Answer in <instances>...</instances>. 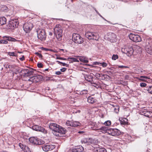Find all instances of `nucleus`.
I'll use <instances>...</instances> for the list:
<instances>
[{"instance_id": "nucleus-1", "label": "nucleus", "mask_w": 152, "mask_h": 152, "mask_svg": "<svg viewBox=\"0 0 152 152\" xmlns=\"http://www.w3.org/2000/svg\"><path fill=\"white\" fill-rule=\"evenodd\" d=\"M49 127L52 130L54 135L56 136L61 137L62 134H65L66 129L56 123H50Z\"/></svg>"}, {"instance_id": "nucleus-2", "label": "nucleus", "mask_w": 152, "mask_h": 152, "mask_svg": "<svg viewBox=\"0 0 152 152\" xmlns=\"http://www.w3.org/2000/svg\"><path fill=\"white\" fill-rule=\"evenodd\" d=\"M54 34L58 41L61 40L62 35V27L60 25H57L54 28Z\"/></svg>"}, {"instance_id": "nucleus-3", "label": "nucleus", "mask_w": 152, "mask_h": 152, "mask_svg": "<svg viewBox=\"0 0 152 152\" xmlns=\"http://www.w3.org/2000/svg\"><path fill=\"white\" fill-rule=\"evenodd\" d=\"M121 50L123 53L126 54L128 56H132L134 52L133 48L129 46H125L124 48H122Z\"/></svg>"}, {"instance_id": "nucleus-4", "label": "nucleus", "mask_w": 152, "mask_h": 152, "mask_svg": "<svg viewBox=\"0 0 152 152\" xmlns=\"http://www.w3.org/2000/svg\"><path fill=\"white\" fill-rule=\"evenodd\" d=\"M19 23L17 19L11 20L8 24L7 27L9 29H13L18 27Z\"/></svg>"}, {"instance_id": "nucleus-5", "label": "nucleus", "mask_w": 152, "mask_h": 152, "mask_svg": "<svg viewBox=\"0 0 152 152\" xmlns=\"http://www.w3.org/2000/svg\"><path fill=\"white\" fill-rule=\"evenodd\" d=\"M85 36L89 39L98 40L99 38V36L98 33L90 32H88L86 33Z\"/></svg>"}, {"instance_id": "nucleus-6", "label": "nucleus", "mask_w": 152, "mask_h": 152, "mask_svg": "<svg viewBox=\"0 0 152 152\" xmlns=\"http://www.w3.org/2000/svg\"><path fill=\"white\" fill-rule=\"evenodd\" d=\"M37 37L41 40H45L46 36L45 30L43 29H39L37 31Z\"/></svg>"}, {"instance_id": "nucleus-7", "label": "nucleus", "mask_w": 152, "mask_h": 152, "mask_svg": "<svg viewBox=\"0 0 152 152\" xmlns=\"http://www.w3.org/2000/svg\"><path fill=\"white\" fill-rule=\"evenodd\" d=\"M109 134L114 136H117L120 134L121 132L117 129L109 128L107 131Z\"/></svg>"}, {"instance_id": "nucleus-8", "label": "nucleus", "mask_w": 152, "mask_h": 152, "mask_svg": "<svg viewBox=\"0 0 152 152\" xmlns=\"http://www.w3.org/2000/svg\"><path fill=\"white\" fill-rule=\"evenodd\" d=\"M72 39L74 42L78 44H81L83 42L82 37L78 34H74L73 35Z\"/></svg>"}, {"instance_id": "nucleus-9", "label": "nucleus", "mask_w": 152, "mask_h": 152, "mask_svg": "<svg viewBox=\"0 0 152 152\" xmlns=\"http://www.w3.org/2000/svg\"><path fill=\"white\" fill-rule=\"evenodd\" d=\"M129 36L131 40L135 42H139L142 40L141 37L138 35L130 34Z\"/></svg>"}, {"instance_id": "nucleus-10", "label": "nucleus", "mask_w": 152, "mask_h": 152, "mask_svg": "<svg viewBox=\"0 0 152 152\" xmlns=\"http://www.w3.org/2000/svg\"><path fill=\"white\" fill-rule=\"evenodd\" d=\"M33 27V24L30 22H28L25 23L23 25V28L26 33L29 32Z\"/></svg>"}, {"instance_id": "nucleus-11", "label": "nucleus", "mask_w": 152, "mask_h": 152, "mask_svg": "<svg viewBox=\"0 0 152 152\" xmlns=\"http://www.w3.org/2000/svg\"><path fill=\"white\" fill-rule=\"evenodd\" d=\"M55 148V145L51 144H46L42 146V150L45 151H52Z\"/></svg>"}, {"instance_id": "nucleus-12", "label": "nucleus", "mask_w": 152, "mask_h": 152, "mask_svg": "<svg viewBox=\"0 0 152 152\" xmlns=\"http://www.w3.org/2000/svg\"><path fill=\"white\" fill-rule=\"evenodd\" d=\"M20 72L23 73V76L24 77H27L32 75L33 74L34 72L32 70L28 69H25L21 70Z\"/></svg>"}, {"instance_id": "nucleus-13", "label": "nucleus", "mask_w": 152, "mask_h": 152, "mask_svg": "<svg viewBox=\"0 0 152 152\" xmlns=\"http://www.w3.org/2000/svg\"><path fill=\"white\" fill-rule=\"evenodd\" d=\"M32 129L34 130L41 132L45 134L47 132L46 130L44 128L38 125H34L32 126Z\"/></svg>"}, {"instance_id": "nucleus-14", "label": "nucleus", "mask_w": 152, "mask_h": 152, "mask_svg": "<svg viewBox=\"0 0 152 152\" xmlns=\"http://www.w3.org/2000/svg\"><path fill=\"white\" fill-rule=\"evenodd\" d=\"M29 141L30 142L34 144L40 145L42 144V143L40 142L39 140L36 137H31L29 138Z\"/></svg>"}, {"instance_id": "nucleus-15", "label": "nucleus", "mask_w": 152, "mask_h": 152, "mask_svg": "<svg viewBox=\"0 0 152 152\" xmlns=\"http://www.w3.org/2000/svg\"><path fill=\"white\" fill-rule=\"evenodd\" d=\"M109 129L107 127L104 126L102 127L99 129H97L96 128H93L92 130H98V132H104L107 133V131Z\"/></svg>"}, {"instance_id": "nucleus-16", "label": "nucleus", "mask_w": 152, "mask_h": 152, "mask_svg": "<svg viewBox=\"0 0 152 152\" xmlns=\"http://www.w3.org/2000/svg\"><path fill=\"white\" fill-rule=\"evenodd\" d=\"M110 36H109V39H110V41L112 42H114L116 40V36L115 34L113 33H111L110 34Z\"/></svg>"}, {"instance_id": "nucleus-17", "label": "nucleus", "mask_w": 152, "mask_h": 152, "mask_svg": "<svg viewBox=\"0 0 152 152\" xmlns=\"http://www.w3.org/2000/svg\"><path fill=\"white\" fill-rule=\"evenodd\" d=\"M76 57L77 58H78L79 60L81 62L85 63H87L88 62L87 58L86 57L78 56H76Z\"/></svg>"}, {"instance_id": "nucleus-18", "label": "nucleus", "mask_w": 152, "mask_h": 152, "mask_svg": "<svg viewBox=\"0 0 152 152\" xmlns=\"http://www.w3.org/2000/svg\"><path fill=\"white\" fill-rule=\"evenodd\" d=\"M84 148L82 146L80 145L77 147L76 148L73 150V152H82Z\"/></svg>"}, {"instance_id": "nucleus-19", "label": "nucleus", "mask_w": 152, "mask_h": 152, "mask_svg": "<svg viewBox=\"0 0 152 152\" xmlns=\"http://www.w3.org/2000/svg\"><path fill=\"white\" fill-rule=\"evenodd\" d=\"M88 102L91 104H94L96 103L97 102V100L92 96H89L87 99Z\"/></svg>"}, {"instance_id": "nucleus-20", "label": "nucleus", "mask_w": 152, "mask_h": 152, "mask_svg": "<svg viewBox=\"0 0 152 152\" xmlns=\"http://www.w3.org/2000/svg\"><path fill=\"white\" fill-rule=\"evenodd\" d=\"M85 80L91 83L93 81V77L90 75H87L85 76Z\"/></svg>"}, {"instance_id": "nucleus-21", "label": "nucleus", "mask_w": 152, "mask_h": 152, "mask_svg": "<svg viewBox=\"0 0 152 152\" xmlns=\"http://www.w3.org/2000/svg\"><path fill=\"white\" fill-rule=\"evenodd\" d=\"M6 21L7 19L5 17L0 18V24H1V25L5 24Z\"/></svg>"}, {"instance_id": "nucleus-22", "label": "nucleus", "mask_w": 152, "mask_h": 152, "mask_svg": "<svg viewBox=\"0 0 152 152\" xmlns=\"http://www.w3.org/2000/svg\"><path fill=\"white\" fill-rule=\"evenodd\" d=\"M81 125V124L78 121H72V127H76Z\"/></svg>"}, {"instance_id": "nucleus-23", "label": "nucleus", "mask_w": 152, "mask_h": 152, "mask_svg": "<svg viewBox=\"0 0 152 152\" xmlns=\"http://www.w3.org/2000/svg\"><path fill=\"white\" fill-rule=\"evenodd\" d=\"M68 60L71 61L72 62H79V60L78 58H67Z\"/></svg>"}, {"instance_id": "nucleus-24", "label": "nucleus", "mask_w": 152, "mask_h": 152, "mask_svg": "<svg viewBox=\"0 0 152 152\" xmlns=\"http://www.w3.org/2000/svg\"><path fill=\"white\" fill-rule=\"evenodd\" d=\"M96 152H107L106 150L104 148H99L96 149Z\"/></svg>"}, {"instance_id": "nucleus-25", "label": "nucleus", "mask_w": 152, "mask_h": 152, "mask_svg": "<svg viewBox=\"0 0 152 152\" xmlns=\"http://www.w3.org/2000/svg\"><path fill=\"white\" fill-rule=\"evenodd\" d=\"M37 76H34L31 77L29 79H28V80L32 81L33 82H35L37 81L36 79L37 78Z\"/></svg>"}, {"instance_id": "nucleus-26", "label": "nucleus", "mask_w": 152, "mask_h": 152, "mask_svg": "<svg viewBox=\"0 0 152 152\" xmlns=\"http://www.w3.org/2000/svg\"><path fill=\"white\" fill-rule=\"evenodd\" d=\"M147 111V110L146 109H142L140 110V114L144 115L145 113H146Z\"/></svg>"}, {"instance_id": "nucleus-27", "label": "nucleus", "mask_w": 152, "mask_h": 152, "mask_svg": "<svg viewBox=\"0 0 152 152\" xmlns=\"http://www.w3.org/2000/svg\"><path fill=\"white\" fill-rule=\"evenodd\" d=\"M95 142H96L95 140L91 138H88V145L94 144L95 143Z\"/></svg>"}, {"instance_id": "nucleus-28", "label": "nucleus", "mask_w": 152, "mask_h": 152, "mask_svg": "<svg viewBox=\"0 0 152 152\" xmlns=\"http://www.w3.org/2000/svg\"><path fill=\"white\" fill-rule=\"evenodd\" d=\"M145 90H146L149 93L152 94V86L147 87Z\"/></svg>"}, {"instance_id": "nucleus-29", "label": "nucleus", "mask_w": 152, "mask_h": 152, "mask_svg": "<svg viewBox=\"0 0 152 152\" xmlns=\"http://www.w3.org/2000/svg\"><path fill=\"white\" fill-rule=\"evenodd\" d=\"M144 116L148 117H151L152 116V112L148 110L146 113H145Z\"/></svg>"}, {"instance_id": "nucleus-30", "label": "nucleus", "mask_w": 152, "mask_h": 152, "mask_svg": "<svg viewBox=\"0 0 152 152\" xmlns=\"http://www.w3.org/2000/svg\"><path fill=\"white\" fill-rule=\"evenodd\" d=\"M146 50L148 53L151 55L152 54V48L150 47L149 48L148 47H147L146 48Z\"/></svg>"}, {"instance_id": "nucleus-31", "label": "nucleus", "mask_w": 152, "mask_h": 152, "mask_svg": "<svg viewBox=\"0 0 152 152\" xmlns=\"http://www.w3.org/2000/svg\"><path fill=\"white\" fill-rule=\"evenodd\" d=\"M114 111L116 113H118L119 111V107L118 106L113 107Z\"/></svg>"}, {"instance_id": "nucleus-32", "label": "nucleus", "mask_w": 152, "mask_h": 152, "mask_svg": "<svg viewBox=\"0 0 152 152\" xmlns=\"http://www.w3.org/2000/svg\"><path fill=\"white\" fill-rule=\"evenodd\" d=\"M24 147L23 150L24 152H31L30 149L26 145Z\"/></svg>"}, {"instance_id": "nucleus-33", "label": "nucleus", "mask_w": 152, "mask_h": 152, "mask_svg": "<svg viewBox=\"0 0 152 152\" xmlns=\"http://www.w3.org/2000/svg\"><path fill=\"white\" fill-rule=\"evenodd\" d=\"M4 38L6 37L7 38V39L9 41H14L15 40V38H13L11 37H7V36H4Z\"/></svg>"}, {"instance_id": "nucleus-34", "label": "nucleus", "mask_w": 152, "mask_h": 152, "mask_svg": "<svg viewBox=\"0 0 152 152\" xmlns=\"http://www.w3.org/2000/svg\"><path fill=\"white\" fill-rule=\"evenodd\" d=\"M72 121H67L66 123V124L67 126H70L72 127Z\"/></svg>"}, {"instance_id": "nucleus-35", "label": "nucleus", "mask_w": 152, "mask_h": 152, "mask_svg": "<svg viewBox=\"0 0 152 152\" xmlns=\"http://www.w3.org/2000/svg\"><path fill=\"white\" fill-rule=\"evenodd\" d=\"M103 124L106 126H109L111 124V122L110 121L108 120L105 121Z\"/></svg>"}, {"instance_id": "nucleus-36", "label": "nucleus", "mask_w": 152, "mask_h": 152, "mask_svg": "<svg viewBox=\"0 0 152 152\" xmlns=\"http://www.w3.org/2000/svg\"><path fill=\"white\" fill-rule=\"evenodd\" d=\"M118 58V56L117 54H113L112 57V59L113 60H115Z\"/></svg>"}, {"instance_id": "nucleus-37", "label": "nucleus", "mask_w": 152, "mask_h": 152, "mask_svg": "<svg viewBox=\"0 0 152 152\" xmlns=\"http://www.w3.org/2000/svg\"><path fill=\"white\" fill-rule=\"evenodd\" d=\"M142 78L147 79L148 78V77L146 76H142L140 77V78H139L138 77H137V79L139 80L144 81V80H143Z\"/></svg>"}, {"instance_id": "nucleus-38", "label": "nucleus", "mask_w": 152, "mask_h": 152, "mask_svg": "<svg viewBox=\"0 0 152 152\" xmlns=\"http://www.w3.org/2000/svg\"><path fill=\"white\" fill-rule=\"evenodd\" d=\"M81 142L82 143H86L88 145V138H84L81 140Z\"/></svg>"}, {"instance_id": "nucleus-39", "label": "nucleus", "mask_w": 152, "mask_h": 152, "mask_svg": "<svg viewBox=\"0 0 152 152\" xmlns=\"http://www.w3.org/2000/svg\"><path fill=\"white\" fill-rule=\"evenodd\" d=\"M88 92V91L86 90H84L81 91L80 93V94L81 95H83L85 94H87Z\"/></svg>"}, {"instance_id": "nucleus-40", "label": "nucleus", "mask_w": 152, "mask_h": 152, "mask_svg": "<svg viewBox=\"0 0 152 152\" xmlns=\"http://www.w3.org/2000/svg\"><path fill=\"white\" fill-rule=\"evenodd\" d=\"M0 43L6 44L8 43V42L7 41L5 40H0Z\"/></svg>"}, {"instance_id": "nucleus-41", "label": "nucleus", "mask_w": 152, "mask_h": 152, "mask_svg": "<svg viewBox=\"0 0 152 152\" xmlns=\"http://www.w3.org/2000/svg\"><path fill=\"white\" fill-rule=\"evenodd\" d=\"M146 86L147 84L145 83H141L140 84V86L141 87H145Z\"/></svg>"}, {"instance_id": "nucleus-42", "label": "nucleus", "mask_w": 152, "mask_h": 152, "mask_svg": "<svg viewBox=\"0 0 152 152\" xmlns=\"http://www.w3.org/2000/svg\"><path fill=\"white\" fill-rule=\"evenodd\" d=\"M19 146L21 148V149H22L23 151V149H24V148H25L24 146H26V145H23V144L20 143L19 144Z\"/></svg>"}, {"instance_id": "nucleus-43", "label": "nucleus", "mask_w": 152, "mask_h": 152, "mask_svg": "<svg viewBox=\"0 0 152 152\" xmlns=\"http://www.w3.org/2000/svg\"><path fill=\"white\" fill-rule=\"evenodd\" d=\"M102 65V67H105L107 66V64L105 62H103L102 63H101V64Z\"/></svg>"}, {"instance_id": "nucleus-44", "label": "nucleus", "mask_w": 152, "mask_h": 152, "mask_svg": "<svg viewBox=\"0 0 152 152\" xmlns=\"http://www.w3.org/2000/svg\"><path fill=\"white\" fill-rule=\"evenodd\" d=\"M35 54H36L39 58H41L42 57V55L38 52L36 53Z\"/></svg>"}, {"instance_id": "nucleus-45", "label": "nucleus", "mask_w": 152, "mask_h": 152, "mask_svg": "<svg viewBox=\"0 0 152 152\" xmlns=\"http://www.w3.org/2000/svg\"><path fill=\"white\" fill-rule=\"evenodd\" d=\"M37 66L39 68H42L43 67V64L42 63H38Z\"/></svg>"}, {"instance_id": "nucleus-46", "label": "nucleus", "mask_w": 152, "mask_h": 152, "mask_svg": "<svg viewBox=\"0 0 152 152\" xmlns=\"http://www.w3.org/2000/svg\"><path fill=\"white\" fill-rule=\"evenodd\" d=\"M118 68H128V67L124 66H118Z\"/></svg>"}, {"instance_id": "nucleus-47", "label": "nucleus", "mask_w": 152, "mask_h": 152, "mask_svg": "<svg viewBox=\"0 0 152 152\" xmlns=\"http://www.w3.org/2000/svg\"><path fill=\"white\" fill-rule=\"evenodd\" d=\"M66 70V68L64 67L60 69V70L61 72H65Z\"/></svg>"}, {"instance_id": "nucleus-48", "label": "nucleus", "mask_w": 152, "mask_h": 152, "mask_svg": "<svg viewBox=\"0 0 152 152\" xmlns=\"http://www.w3.org/2000/svg\"><path fill=\"white\" fill-rule=\"evenodd\" d=\"M61 64H62V66H66L67 67L69 66L68 64H66L62 62V63Z\"/></svg>"}, {"instance_id": "nucleus-49", "label": "nucleus", "mask_w": 152, "mask_h": 152, "mask_svg": "<svg viewBox=\"0 0 152 152\" xmlns=\"http://www.w3.org/2000/svg\"><path fill=\"white\" fill-rule=\"evenodd\" d=\"M93 64L94 65H99L100 64H101V63L97 62H95L93 63Z\"/></svg>"}, {"instance_id": "nucleus-50", "label": "nucleus", "mask_w": 152, "mask_h": 152, "mask_svg": "<svg viewBox=\"0 0 152 152\" xmlns=\"http://www.w3.org/2000/svg\"><path fill=\"white\" fill-rule=\"evenodd\" d=\"M9 54L10 56H15V53L14 52H10L9 53Z\"/></svg>"}, {"instance_id": "nucleus-51", "label": "nucleus", "mask_w": 152, "mask_h": 152, "mask_svg": "<svg viewBox=\"0 0 152 152\" xmlns=\"http://www.w3.org/2000/svg\"><path fill=\"white\" fill-rule=\"evenodd\" d=\"M20 60L21 61H23L25 59L24 56H23L22 57L19 58Z\"/></svg>"}, {"instance_id": "nucleus-52", "label": "nucleus", "mask_w": 152, "mask_h": 152, "mask_svg": "<svg viewBox=\"0 0 152 152\" xmlns=\"http://www.w3.org/2000/svg\"><path fill=\"white\" fill-rule=\"evenodd\" d=\"M91 84H93V86L95 87H96L97 86V84L96 83L93 82V81L91 83Z\"/></svg>"}, {"instance_id": "nucleus-53", "label": "nucleus", "mask_w": 152, "mask_h": 152, "mask_svg": "<svg viewBox=\"0 0 152 152\" xmlns=\"http://www.w3.org/2000/svg\"><path fill=\"white\" fill-rule=\"evenodd\" d=\"M57 59H61V60H66V59L63 58H61V57H57Z\"/></svg>"}, {"instance_id": "nucleus-54", "label": "nucleus", "mask_w": 152, "mask_h": 152, "mask_svg": "<svg viewBox=\"0 0 152 152\" xmlns=\"http://www.w3.org/2000/svg\"><path fill=\"white\" fill-rule=\"evenodd\" d=\"M55 74L57 75H60L61 74V73L60 71H57L56 72Z\"/></svg>"}, {"instance_id": "nucleus-55", "label": "nucleus", "mask_w": 152, "mask_h": 152, "mask_svg": "<svg viewBox=\"0 0 152 152\" xmlns=\"http://www.w3.org/2000/svg\"><path fill=\"white\" fill-rule=\"evenodd\" d=\"M21 72V71L20 72H20ZM15 72L16 74H17L18 73L20 72L18 70L16 69V70Z\"/></svg>"}, {"instance_id": "nucleus-56", "label": "nucleus", "mask_w": 152, "mask_h": 152, "mask_svg": "<svg viewBox=\"0 0 152 152\" xmlns=\"http://www.w3.org/2000/svg\"><path fill=\"white\" fill-rule=\"evenodd\" d=\"M128 77H129V76L128 75H126L125 76V78L126 79H128Z\"/></svg>"}, {"instance_id": "nucleus-57", "label": "nucleus", "mask_w": 152, "mask_h": 152, "mask_svg": "<svg viewBox=\"0 0 152 152\" xmlns=\"http://www.w3.org/2000/svg\"><path fill=\"white\" fill-rule=\"evenodd\" d=\"M94 126L95 128H97L98 127V126L96 124H94Z\"/></svg>"}, {"instance_id": "nucleus-58", "label": "nucleus", "mask_w": 152, "mask_h": 152, "mask_svg": "<svg viewBox=\"0 0 152 152\" xmlns=\"http://www.w3.org/2000/svg\"><path fill=\"white\" fill-rule=\"evenodd\" d=\"M78 133H80H80H83V131H79Z\"/></svg>"}, {"instance_id": "nucleus-59", "label": "nucleus", "mask_w": 152, "mask_h": 152, "mask_svg": "<svg viewBox=\"0 0 152 152\" xmlns=\"http://www.w3.org/2000/svg\"><path fill=\"white\" fill-rule=\"evenodd\" d=\"M56 62L58 63H60L61 64L62 63V62H60L59 61H57Z\"/></svg>"}, {"instance_id": "nucleus-60", "label": "nucleus", "mask_w": 152, "mask_h": 152, "mask_svg": "<svg viewBox=\"0 0 152 152\" xmlns=\"http://www.w3.org/2000/svg\"><path fill=\"white\" fill-rule=\"evenodd\" d=\"M49 34L50 35H52V33L51 32H49Z\"/></svg>"}, {"instance_id": "nucleus-61", "label": "nucleus", "mask_w": 152, "mask_h": 152, "mask_svg": "<svg viewBox=\"0 0 152 152\" xmlns=\"http://www.w3.org/2000/svg\"><path fill=\"white\" fill-rule=\"evenodd\" d=\"M99 16H100L103 19H104V20H105V19L100 14V15H99Z\"/></svg>"}, {"instance_id": "nucleus-62", "label": "nucleus", "mask_w": 152, "mask_h": 152, "mask_svg": "<svg viewBox=\"0 0 152 152\" xmlns=\"http://www.w3.org/2000/svg\"><path fill=\"white\" fill-rule=\"evenodd\" d=\"M96 12L97 13L98 15H100V14L98 12V11H97V12Z\"/></svg>"}, {"instance_id": "nucleus-63", "label": "nucleus", "mask_w": 152, "mask_h": 152, "mask_svg": "<svg viewBox=\"0 0 152 152\" xmlns=\"http://www.w3.org/2000/svg\"><path fill=\"white\" fill-rule=\"evenodd\" d=\"M139 47H140L139 46H136V48H139Z\"/></svg>"}, {"instance_id": "nucleus-64", "label": "nucleus", "mask_w": 152, "mask_h": 152, "mask_svg": "<svg viewBox=\"0 0 152 152\" xmlns=\"http://www.w3.org/2000/svg\"><path fill=\"white\" fill-rule=\"evenodd\" d=\"M94 10H95V11H96V12H97V11L96 10V9H94Z\"/></svg>"}]
</instances>
